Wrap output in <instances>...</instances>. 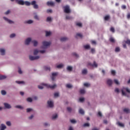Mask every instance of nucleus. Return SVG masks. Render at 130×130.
<instances>
[{"instance_id": "nucleus-1", "label": "nucleus", "mask_w": 130, "mask_h": 130, "mask_svg": "<svg viewBox=\"0 0 130 130\" xmlns=\"http://www.w3.org/2000/svg\"><path fill=\"white\" fill-rule=\"evenodd\" d=\"M3 19L5 22H7V23H8V24H15V21L9 19V18L6 16H4Z\"/></svg>"}, {"instance_id": "nucleus-2", "label": "nucleus", "mask_w": 130, "mask_h": 130, "mask_svg": "<svg viewBox=\"0 0 130 130\" xmlns=\"http://www.w3.org/2000/svg\"><path fill=\"white\" fill-rule=\"evenodd\" d=\"M124 90L127 91V93H130V90L128 88H127L126 87H123L121 89L122 95H123V96H126V93H125V92H124Z\"/></svg>"}, {"instance_id": "nucleus-3", "label": "nucleus", "mask_w": 130, "mask_h": 130, "mask_svg": "<svg viewBox=\"0 0 130 130\" xmlns=\"http://www.w3.org/2000/svg\"><path fill=\"white\" fill-rule=\"evenodd\" d=\"M64 12L66 14H70L71 13V10L70 9V7L69 6H66L63 7Z\"/></svg>"}, {"instance_id": "nucleus-4", "label": "nucleus", "mask_w": 130, "mask_h": 130, "mask_svg": "<svg viewBox=\"0 0 130 130\" xmlns=\"http://www.w3.org/2000/svg\"><path fill=\"white\" fill-rule=\"evenodd\" d=\"M45 50H38V49H35L34 51V55H37V54H38V53L39 52H40L41 53H45Z\"/></svg>"}, {"instance_id": "nucleus-5", "label": "nucleus", "mask_w": 130, "mask_h": 130, "mask_svg": "<svg viewBox=\"0 0 130 130\" xmlns=\"http://www.w3.org/2000/svg\"><path fill=\"white\" fill-rule=\"evenodd\" d=\"M29 58L30 60H36V59H39L40 58V56H32V55H29Z\"/></svg>"}, {"instance_id": "nucleus-6", "label": "nucleus", "mask_w": 130, "mask_h": 130, "mask_svg": "<svg viewBox=\"0 0 130 130\" xmlns=\"http://www.w3.org/2000/svg\"><path fill=\"white\" fill-rule=\"evenodd\" d=\"M3 105L6 109H11V108H12V106L11 105V104L8 103H4L3 104Z\"/></svg>"}, {"instance_id": "nucleus-7", "label": "nucleus", "mask_w": 130, "mask_h": 130, "mask_svg": "<svg viewBox=\"0 0 130 130\" xmlns=\"http://www.w3.org/2000/svg\"><path fill=\"white\" fill-rule=\"evenodd\" d=\"M57 75H58V73L57 72H54L52 73V76H51L52 81H54V80H55V79L56 78V77H57Z\"/></svg>"}, {"instance_id": "nucleus-8", "label": "nucleus", "mask_w": 130, "mask_h": 130, "mask_svg": "<svg viewBox=\"0 0 130 130\" xmlns=\"http://www.w3.org/2000/svg\"><path fill=\"white\" fill-rule=\"evenodd\" d=\"M49 45V42H46V41H44L43 42V46L41 47V48H44L45 49Z\"/></svg>"}, {"instance_id": "nucleus-9", "label": "nucleus", "mask_w": 130, "mask_h": 130, "mask_svg": "<svg viewBox=\"0 0 130 130\" xmlns=\"http://www.w3.org/2000/svg\"><path fill=\"white\" fill-rule=\"evenodd\" d=\"M0 54L1 55H6V49L4 48H0Z\"/></svg>"}, {"instance_id": "nucleus-10", "label": "nucleus", "mask_w": 130, "mask_h": 130, "mask_svg": "<svg viewBox=\"0 0 130 130\" xmlns=\"http://www.w3.org/2000/svg\"><path fill=\"white\" fill-rule=\"evenodd\" d=\"M32 41V39L31 38H27L25 41V45H29L30 44V42Z\"/></svg>"}, {"instance_id": "nucleus-11", "label": "nucleus", "mask_w": 130, "mask_h": 130, "mask_svg": "<svg viewBox=\"0 0 130 130\" xmlns=\"http://www.w3.org/2000/svg\"><path fill=\"white\" fill-rule=\"evenodd\" d=\"M31 5L32 6H34V9H38V5L37 4H36V1H34L31 2Z\"/></svg>"}, {"instance_id": "nucleus-12", "label": "nucleus", "mask_w": 130, "mask_h": 130, "mask_svg": "<svg viewBox=\"0 0 130 130\" xmlns=\"http://www.w3.org/2000/svg\"><path fill=\"white\" fill-rule=\"evenodd\" d=\"M24 24H33L34 23V21L31 19L28 20H25L24 22Z\"/></svg>"}, {"instance_id": "nucleus-13", "label": "nucleus", "mask_w": 130, "mask_h": 130, "mask_svg": "<svg viewBox=\"0 0 130 130\" xmlns=\"http://www.w3.org/2000/svg\"><path fill=\"white\" fill-rule=\"evenodd\" d=\"M7 128V126L4 123L1 124L0 130H5Z\"/></svg>"}, {"instance_id": "nucleus-14", "label": "nucleus", "mask_w": 130, "mask_h": 130, "mask_svg": "<svg viewBox=\"0 0 130 130\" xmlns=\"http://www.w3.org/2000/svg\"><path fill=\"white\" fill-rule=\"evenodd\" d=\"M88 66H90V67H95V68H97V67H98V65L96 63L95 61L93 62V64L89 62L88 63Z\"/></svg>"}, {"instance_id": "nucleus-15", "label": "nucleus", "mask_w": 130, "mask_h": 130, "mask_svg": "<svg viewBox=\"0 0 130 130\" xmlns=\"http://www.w3.org/2000/svg\"><path fill=\"white\" fill-rule=\"evenodd\" d=\"M112 83H113V82L111 79H108L107 81V83L109 86H111V85H112Z\"/></svg>"}, {"instance_id": "nucleus-16", "label": "nucleus", "mask_w": 130, "mask_h": 130, "mask_svg": "<svg viewBox=\"0 0 130 130\" xmlns=\"http://www.w3.org/2000/svg\"><path fill=\"white\" fill-rule=\"evenodd\" d=\"M15 108H17V109H21V110L24 109V107H23L21 105H16L15 106Z\"/></svg>"}, {"instance_id": "nucleus-17", "label": "nucleus", "mask_w": 130, "mask_h": 130, "mask_svg": "<svg viewBox=\"0 0 130 130\" xmlns=\"http://www.w3.org/2000/svg\"><path fill=\"white\" fill-rule=\"evenodd\" d=\"M16 3H17L18 5H21L22 6H23L24 2L23 0H17V2Z\"/></svg>"}, {"instance_id": "nucleus-18", "label": "nucleus", "mask_w": 130, "mask_h": 130, "mask_svg": "<svg viewBox=\"0 0 130 130\" xmlns=\"http://www.w3.org/2000/svg\"><path fill=\"white\" fill-rule=\"evenodd\" d=\"M31 42L33 43L34 46H37L38 45V41L37 40H33Z\"/></svg>"}, {"instance_id": "nucleus-19", "label": "nucleus", "mask_w": 130, "mask_h": 130, "mask_svg": "<svg viewBox=\"0 0 130 130\" xmlns=\"http://www.w3.org/2000/svg\"><path fill=\"white\" fill-rule=\"evenodd\" d=\"M42 85L44 86V88H49V84L46 83H42Z\"/></svg>"}, {"instance_id": "nucleus-20", "label": "nucleus", "mask_w": 130, "mask_h": 130, "mask_svg": "<svg viewBox=\"0 0 130 130\" xmlns=\"http://www.w3.org/2000/svg\"><path fill=\"white\" fill-rule=\"evenodd\" d=\"M16 83L17 84H18L19 85H25V82L24 81H16Z\"/></svg>"}, {"instance_id": "nucleus-21", "label": "nucleus", "mask_w": 130, "mask_h": 130, "mask_svg": "<svg viewBox=\"0 0 130 130\" xmlns=\"http://www.w3.org/2000/svg\"><path fill=\"white\" fill-rule=\"evenodd\" d=\"M53 106H54V105L53 102L51 101H49V107H50V108H52V107H53Z\"/></svg>"}, {"instance_id": "nucleus-22", "label": "nucleus", "mask_w": 130, "mask_h": 130, "mask_svg": "<svg viewBox=\"0 0 130 130\" xmlns=\"http://www.w3.org/2000/svg\"><path fill=\"white\" fill-rule=\"evenodd\" d=\"M6 124L7 125V126H12V122H11V121H6Z\"/></svg>"}, {"instance_id": "nucleus-23", "label": "nucleus", "mask_w": 130, "mask_h": 130, "mask_svg": "<svg viewBox=\"0 0 130 130\" xmlns=\"http://www.w3.org/2000/svg\"><path fill=\"white\" fill-rule=\"evenodd\" d=\"M68 38L67 37H62L60 39V41H61V42H63L64 41H67V40H68Z\"/></svg>"}, {"instance_id": "nucleus-24", "label": "nucleus", "mask_w": 130, "mask_h": 130, "mask_svg": "<svg viewBox=\"0 0 130 130\" xmlns=\"http://www.w3.org/2000/svg\"><path fill=\"white\" fill-rule=\"evenodd\" d=\"M5 79H7V76L6 75H0V80H5Z\"/></svg>"}, {"instance_id": "nucleus-25", "label": "nucleus", "mask_w": 130, "mask_h": 130, "mask_svg": "<svg viewBox=\"0 0 130 130\" xmlns=\"http://www.w3.org/2000/svg\"><path fill=\"white\" fill-rule=\"evenodd\" d=\"M38 88L40 89V90H42L44 88V87L43 86V85H42V83H41L40 85H39L38 86Z\"/></svg>"}, {"instance_id": "nucleus-26", "label": "nucleus", "mask_w": 130, "mask_h": 130, "mask_svg": "<svg viewBox=\"0 0 130 130\" xmlns=\"http://www.w3.org/2000/svg\"><path fill=\"white\" fill-rule=\"evenodd\" d=\"M43 70L44 71H48V70H49V67H48V66H45L43 67Z\"/></svg>"}, {"instance_id": "nucleus-27", "label": "nucleus", "mask_w": 130, "mask_h": 130, "mask_svg": "<svg viewBox=\"0 0 130 130\" xmlns=\"http://www.w3.org/2000/svg\"><path fill=\"white\" fill-rule=\"evenodd\" d=\"M79 112L80 114H82V115H83V114H85V112L83 111V109H80L79 110Z\"/></svg>"}, {"instance_id": "nucleus-28", "label": "nucleus", "mask_w": 130, "mask_h": 130, "mask_svg": "<svg viewBox=\"0 0 130 130\" xmlns=\"http://www.w3.org/2000/svg\"><path fill=\"white\" fill-rule=\"evenodd\" d=\"M84 48H85V49H90L91 47L90 46V45H86L84 46Z\"/></svg>"}, {"instance_id": "nucleus-29", "label": "nucleus", "mask_w": 130, "mask_h": 130, "mask_svg": "<svg viewBox=\"0 0 130 130\" xmlns=\"http://www.w3.org/2000/svg\"><path fill=\"white\" fill-rule=\"evenodd\" d=\"M109 40L110 42H112V43H114V42H115V40H114L113 37L110 38Z\"/></svg>"}, {"instance_id": "nucleus-30", "label": "nucleus", "mask_w": 130, "mask_h": 130, "mask_svg": "<svg viewBox=\"0 0 130 130\" xmlns=\"http://www.w3.org/2000/svg\"><path fill=\"white\" fill-rule=\"evenodd\" d=\"M24 5H25V6H30L31 3L28 1H25L24 2Z\"/></svg>"}, {"instance_id": "nucleus-31", "label": "nucleus", "mask_w": 130, "mask_h": 130, "mask_svg": "<svg viewBox=\"0 0 130 130\" xmlns=\"http://www.w3.org/2000/svg\"><path fill=\"white\" fill-rule=\"evenodd\" d=\"M66 20H72V19H73V17L72 16L67 15L66 17Z\"/></svg>"}, {"instance_id": "nucleus-32", "label": "nucleus", "mask_w": 130, "mask_h": 130, "mask_svg": "<svg viewBox=\"0 0 130 130\" xmlns=\"http://www.w3.org/2000/svg\"><path fill=\"white\" fill-rule=\"evenodd\" d=\"M105 21H108V20H109L110 19V16L109 15H107L104 18Z\"/></svg>"}, {"instance_id": "nucleus-33", "label": "nucleus", "mask_w": 130, "mask_h": 130, "mask_svg": "<svg viewBox=\"0 0 130 130\" xmlns=\"http://www.w3.org/2000/svg\"><path fill=\"white\" fill-rule=\"evenodd\" d=\"M56 87V84H54L53 85H49L50 89H54Z\"/></svg>"}, {"instance_id": "nucleus-34", "label": "nucleus", "mask_w": 130, "mask_h": 130, "mask_svg": "<svg viewBox=\"0 0 130 130\" xmlns=\"http://www.w3.org/2000/svg\"><path fill=\"white\" fill-rule=\"evenodd\" d=\"M124 112H125L126 113H129V109L125 108L123 109Z\"/></svg>"}, {"instance_id": "nucleus-35", "label": "nucleus", "mask_w": 130, "mask_h": 130, "mask_svg": "<svg viewBox=\"0 0 130 130\" xmlns=\"http://www.w3.org/2000/svg\"><path fill=\"white\" fill-rule=\"evenodd\" d=\"M67 71H69L70 72H71V71H73V67L71 66H68L67 67Z\"/></svg>"}, {"instance_id": "nucleus-36", "label": "nucleus", "mask_w": 130, "mask_h": 130, "mask_svg": "<svg viewBox=\"0 0 130 130\" xmlns=\"http://www.w3.org/2000/svg\"><path fill=\"white\" fill-rule=\"evenodd\" d=\"M32 111H33V109H32V108H27V109H26V112L29 113V112H31Z\"/></svg>"}, {"instance_id": "nucleus-37", "label": "nucleus", "mask_w": 130, "mask_h": 130, "mask_svg": "<svg viewBox=\"0 0 130 130\" xmlns=\"http://www.w3.org/2000/svg\"><path fill=\"white\" fill-rule=\"evenodd\" d=\"M18 73L20 74V75H22V74H23V71H22V69H21L20 68H18Z\"/></svg>"}, {"instance_id": "nucleus-38", "label": "nucleus", "mask_w": 130, "mask_h": 130, "mask_svg": "<svg viewBox=\"0 0 130 130\" xmlns=\"http://www.w3.org/2000/svg\"><path fill=\"white\" fill-rule=\"evenodd\" d=\"M63 67V64H60L59 65H57L56 68L57 69H61Z\"/></svg>"}, {"instance_id": "nucleus-39", "label": "nucleus", "mask_w": 130, "mask_h": 130, "mask_svg": "<svg viewBox=\"0 0 130 130\" xmlns=\"http://www.w3.org/2000/svg\"><path fill=\"white\" fill-rule=\"evenodd\" d=\"M27 102H32V101H33V100L32 99V98H28L27 99Z\"/></svg>"}, {"instance_id": "nucleus-40", "label": "nucleus", "mask_w": 130, "mask_h": 130, "mask_svg": "<svg viewBox=\"0 0 130 130\" xmlns=\"http://www.w3.org/2000/svg\"><path fill=\"white\" fill-rule=\"evenodd\" d=\"M10 38H14L16 37V34H12L11 35H10Z\"/></svg>"}, {"instance_id": "nucleus-41", "label": "nucleus", "mask_w": 130, "mask_h": 130, "mask_svg": "<svg viewBox=\"0 0 130 130\" xmlns=\"http://www.w3.org/2000/svg\"><path fill=\"white\" fill-rule=\"evenodd\" d=\"M49 6H51V7H54V3L53 2L50 1L49 2Z\"/></svg>"}, {"instance_id": "nucleus-42", "label": "nucleus", "mask_w": 130, "mask_h": 130, "mask_svg": "<svg viewBox=\"0 0 130 130\" xmlns=\"http://www.w3.org/2000/svg\"><path fill=\"white\" fill-rule=\"evenodd\" d=\"M1 94H2L3 95H5L7 94V91H6V90H2L1 91Z\"/></svg>"}, {"instance_id": "nucleus-43", "label": "nucleus", "mask_w": 130, "mask_h": 130, "mask_svg": "<svg viewBox=\"0 0 130 130\" xmlns=\"http://www.w3.org/2000/svg\"><path fill=\"white\" fill-rule=\"evenodd\" d=\"M115 51L116 52H119V51H120V48H119V47H116L115 48Z\"/></svg>"}, {"instance_id": "nucleus-44", "label": "nucleus", "mask_w": 130, "mask_h": 130, "mask_svg": "<svg viewBox=\"0 0 130 130\" xmlns=\"http://www.w3.org/2000/svg\"><path fill=\"white\" fill-rule=\"evenodd\" d=\"M77 36H79V37H80V38H82L83 37V35H82V34H79V33L77 34L76 36L75 37L76 38H77Z\"/></svg>"}, {"instance_id": "nucleus-45", "label": "nucleus", "mask_w": 130, "mask_h": 130, "mask_svg": "<svg viewBox=\"0 0 130 130\" xmlns=\"http://www.w3.org/2000/svg\"><path fill=\"white\" fill-rule=\"evenodd\" d=\"M87 69H84L83 71H82V74H83V75H86V74H87Z\"/></svg>"}, {"instance_id": "nucleus-46", "label": "nucleus", "mask_w": 130, "mask_h": 130, "mask_svg": "<svg viewBox=\"0 0 130 130\" xmlns=\"http://www.w3.org/2000/svg\"><path fill=\"white\" fill-rule=\"evenodd\" d=\"M34 19H35L36 20H38V21H39V17L38 16V15H35L34 16Z\"/></svg>"}, {"instance_id": "nucleus-47", "label": "nucleus", "mask_w": 130, "mask_h": 130, "mask_svg": "<svg viewBox=\"0 0 130 130\" xmlns=\"http://www.w3.org/2000/svg\"><path fill=\"white\" fill-rule=\"evenodd\" d=\"M117 124H118L119 125V126H121L122 127H123V126H124V125L123 124H122V123H120L119 122H118L117 123Z\"/></svg>"}, {"instance_id": "nucleus-48", "label": "nucleus", "mask_w": 130, "mask_h": 130, "mask_svg": "<svg viewBox=\"0 0 130 130\" xmlns=\"http://www.w3.org/2000/svg\"><path fill=\"white\" fill-rule=\"evenodd\" d=\"M114 82L116 85H119V82H118V80L115 79L114 80Z\"/></svg>"}, {"instance_id": "nucleus-49", "label": "nucleus", "mask_w": 130, "mask_h": 130, "mask_svg": "<svg viewBox=\"0 0 130 130\" xmlns=\"http://www.w3.org/2000/svg\"><path fill=\"white\" fill-rule=\"evenodd\" d=\"M10 13H11V10H8L7 11L5 12L4 13L5 15H9V14H10Z\"/></svg>"}, {"instance_id": "nucleus-50", "label": "nucleus", "mask_w": 130, "mask_h": 130, "mask_svg": "<svg viewBox=\"0 0 130 130\" xmlns=\"http://www.w3.org/2000/svg\"><path fill=\"white\" fill-rule=\"evenodd\" d=\"M79 101L80 102H84V101H85V99L83 98H80L79 99Z\"/></svg>"}, {"instance_id": "nucleus-51", "label": "nucleus", "mask_w": 130, "mask_h": 130, "mask_svg": "<svg viewBox=\"0 0 130 130\" xmlns=\"http://www.w3.org/2000/svg\"><path fill=\"white\" fill-rule=\"evenodd\" d=\"M80 94H85V89H81L80 90Z\"/></svg>"}, {"instance_id": "nucleus-52", "label": "nucleus", "mask_w": 130, "mask_h": 130, "mask_svg": "<svg viewBox=\"0 0 130 130\" xmlns=\"http://www.w3.org/2000/svg\"><path fill=\"white\" fill-rule=\"evenodd\" d=\"M84 87H90V84L88 83H85L84 84Z\"/></svg>"}, {"instance_id": "nucleus-53", "label": "nucleus", "mask_w": 130, "mask_h": 130, "mask_svg": "<svg viewBox=\"0 0 130 130\" xmlns=\"http://www.w3.org/2000/svg\"><path fill=\"white\" fill-rule=\"evenodd\" d=\"M83 126L84 127L86 126H90V124H89V123H85L83 124Z\"/></svg>"}, {"instance_id": "nucleus-54", "label": "nucleus", "mask_w": 130, "mask_h": 130, "mask_svg": "<svg viewBox=\"0 0 130 130\" xmlns=\"http://www.w3.org/2000/svg\"><path fill=\"white\" fill-rule=\"evenodd\" d=\"M111 32H113V33H114L115 32V29L113 28V27H111L110 28Z\"/></svg>"}, {"instance_id": "nucleus-55", "label": "nucleus", "mask_w": 130, "mask_h": 130, "mask_svg": "<svg viewBox=\"0 0 130 130\" xmlns=\"http://www.w3.org/2000/svg\"><path fill=\"white\" fill-rule=\"evenodd\" d=\"M54 97H58V96H59V93L58 92H55L54 94Z\"/></svg>"}, {"instance_id": "nucleus-56", "label": "nucleus", "mask_w": 130, "mask_h": 130, "mask_svg": "<svg viewBox=\"0 0 130 130\" xmlns=\"http://www.w3.org/2000/svg\"><path fill=\"white\" fill-rule=\"evenodd\" d=\"M56 118H57V114L54 115L52 116V119H55Z\"/></svg>"}, {"instance_id": "nucleus-57", "label": "nucleus", "mask_w": 130, "mask_h": 130, "mask_svg": "<svg viewBox=\"0 0 130 130\" xmlns=\"http://www.w3.org/2000/svg\"><path fill=\"white\" fill-rule=\"evenodd\" d=\"M76 26H78V27H82V25L81 23L78 22L76 23Z\"/></svg>"}, {"instance_id": "nucleus-58", "label": "nucleus", "mask_w": 130, "mask_h": 130, "mask_svg": "<svg viewBox=\"0 0 130 130\" xmlns=\"http://www.w3.org/2000/svg\"><path fill=\"white\" fill-rule=\"evenodd\" d=\"M66 87L67 88H72V85L70 84H68L66 85Z\"/></svg>"}, {"instance_id": "nucleus-59", "label": "nucleus", "mask_w": 130, "mask_h": 130, "mask_svg": "<svg viewBox=\"0 0 130 130\" xmlns=\"http://www.w3.org/2000/svg\"><path fill=\"white\" fill-rule=\"evenodd\" d=\"M34 117V115H31L29 117H28V119H33V118Z\"/></svg>"}, {"instance_id": "nucleus-60", "label": "nucleus", "mask_w": 130, "mask_h": 130, "mask_svg": "<svg viewBox=\"0 0 130 130\" xmlns=\"http://www.w3.org/2000/svg\"><path fill=\"white\" fill-rule=\"evenodd\" d=\"M125 42V43H126V44L130 45V40H127Z\"/></svg>"}, {"instance_id": "nucleus-61", "label": "nucleus", "mask_w": 130, "mask_h": 130, "mask_svg": "<svg viewBox=\"0 0 130 130\" xmlns=\"http://www.w3.org/2000/svg\"><path fill=\"white\" fill-rule=\"evenodd\" d=\"M67 110H68V111H69V112H72V109L71 107H68Z\"/></svg>"}, {"instance_id": "nucleus-62", "label": "nucleus", "mask_w": 130, "mask_h": 130, "mask_svg": "<svg viewBox=\"0 0 130 130\" xmlns=\"http://www.w3.org/2000/svg\"><path fill=\"white\" fill-rule=\"evenodd\" d=\"M71 123H76V122H77V121H76L75 119H72V120H71Z\"/></svg>"}, {"instance_id": "nucleus-63", "label": "nucleus", "mask_w": 130, "mask_h": 130, "mask_svg": "<svg viewBox=\"0 0 130 130\" xmlns=\"http://www.w3.org/2000/svg\"><path fill=\"white\" fill-rule=\"evenodd\" d=\"M111 74H112V75H113V76H115V71L112 70Z\"/></svg>"}, {"instance_id": "nucleus-64", "label": "nucleus", "mask_w": 130, "mask_h": 130, "mask_svg": "<svg viewBox=\"0 0 130 130\" xmlns=\"http://www.w3.org/2000/svg\"><path fill=\"white\" fill-rule=\"evenodd\" d=\"M91 53H95V49L94 48L91 49Z\"/></svg>"}]
</instances>
